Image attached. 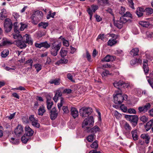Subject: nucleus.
Wrapping results in <instances>:
<instances>
[{
	"label": "nucleus",
	"mask_w": 153,
	"mask_h": 153,
	"mask_svg": "<svg viewBox=\"0 0 153 153\" xmlns=\"http://www.w3.org/2000/svg\"><path fill=\"white\" fill-rule=\"evenodd\" d=\"M120 108L121 110L124 112H126L127 110V107L124 106L123 104L121 105L120 106Z\"/></svg>",
	"instance_id": "4d7b16f0"
},
{
	"label": "nucleus",
	"mask_w": 153,
	"mask_h": 153,
	"mask_svg": "<svg viewBox=\"0 0 153 153\" xmlns=\"http://www.w3.org/2000/svg\"><path fill=\"white\" fill-rule=\"evenodd\" d=\"M127 97L126 95L122 96L121 91L119 90L114 96V102L116 104H120L123 102L124 100H127Z\"/></svg>",
	"instance_id": "f257e3e1"
},
{
	"label": "nucleus",
	"mask_w": 153,
	"mask_h": 153,
	"mask_svg": "<svg viewBox=\"0 0 153 153\" xmlns=\"http://www.w3.org/2000/svg\"><path fill=\"white\" fill-rule=\"evenodd\" d=\"M33 60L32 59H30L27 60L26 62L25 63L26 64H27L28 65L30 66V67L29 68H28V69H31L32 68L33 66Z\"/></svg>",
	"instance_id": "ea45409f"
},
{
	"label": "nucleus",
	"mask_w": 153,
	"mask_h": 153,
	"mask_svg": "<svg viewBox=\"0 0 153 153\" xmlns=\"http://www.w3.org/2000/svg\"><path fill=\"white\" fill-rule=\"evenodd\" d=\"M151 107L150 103H147L146 105L142 106H140L138 108L139 113H145Z\"/></svg>",
	"instance_id": "9d476101"
},
{
	"label": "nucleus",
	"mask_w": 153,
	"mask_h": 153,
	"mask_svg": "<svg viewBox=\"0 0 153 153\" xmlns=\"http://www.w3.org/2000/svg\"><path fill=\"white\" fill-rule=\"evenodd\" d=\"M38 25L39 27L41 28L45 29L46 27L48 26V24L47 22H41L39 23Z\"/></svg>",
	"instance_id": "58836bf2"
},
{
	"label": "nucleus",
	"mask_w": 153,
	"mask_h": 153,
	"mask_svg": "<svg viewBox=\"0 0 153 153\" xmlns=\"http://www.w3.org/2000/svg\"><path fill=\"white\" fill-rule=\"evenodd\" d=\"M61 45V43H60L57 44L56 42H54L52 43L50 50L51 55L53 56H56Z\"/></svg>",
	"instance_id": "f03ea898"
},
{
	"label": "nucleus",
	"mask_w": 153,
	"mask_h": 153,
	"mask_svg": "<svg viewBox=\"0 0 153 153\" xmlns=\"http://www.w3.org/2000/svg\"><path fill=\"white\" fill-rule=\"evenodd\" d=\"M131 133L133 139L134 140H136L138 139V135H137V130H132Z\"/></svg>",
	"instance_id": "c85d7f7f"
},
{
	"label": "nucleus",
	"mask_w": 153,
	"mask_h": 153,
	"mask_svg": "<svg viewBox=\"0 0 153 153\" xmlns=\"http://www.w3.org/2000/svg\"><path fill=\"white\" fill-rule=\"evenodd\" d=\"M1 11L0 13V19L3 20L7 16V11L5 9H3Z\"/></svg>",
	"instance_id": "4be33fe9"
},
{
	"label": "nucleus",
	"mask_w": 153,
	"mask_h": 153,
	"mask_svg": "<svg viewBox=\"0 0 153 153\" xmlns=\"http://www.w3.org/2000/svg\"><path fill=\"white\" fill-rule=\"evenodd\" d=\"M139 24L141 26L145 27H150L151 25L150 23L148 22L140 21L139 22Z\"/></svg>",
	"instance_id": "5701e85b"
},
{
	"label": "nucleus",
	"mask_w": 153,
	"mask_h": 153,
	"mask_svg": "<svg viewBox=\"0 0 153 153\" xmlns=\"http://www.w3.org/2000/svg\"><path fill=\"white\" fill-rule=\"evenodd\" d=\"M122 83H123V81H120L118 82H115L113 83V85L115 87L118 88L119 90H120V88H121Z\"/></svg>",
	"instance_id": "473e14b6"
},
{
	"label": "nucleus",
	"mask_w": 153,
	"mask_h": 153,
	"mask_svg": "<svg viewBox=\"0 0 153 153\" xmlns=\"http://www.w3.org/2000/svg\"><path fill=\"white\" fill-rule=\"evenodd\" d=\"M10 141L11 143L13 144H16L18 142V140L13 137L11 138Z\"/></svg>",
	"instance_id": "6e6d98bb"
},
{
	"label": "nucleus",
	"mask_w": 153,
	"mask_h": 153,
	"mask_svg": "<svg viewBox=\"0 0 153 153\" xmlns=\"http://www.w3.org/2000/svg\"><path fill=\"white\" fill-rule=\"evenodd\" d=\"M13 44L12 42L6 40L0 42V46H3L5 45H10Z\"/></svg>",
	"instance_id": "c756f323"
},
{
	"label": "nucleus",
	"mask_w": 153,
	"mask_h": 153,
	"mask_svg": "<svg viewBox=\"0 0 153 153\" xmlns=\"http://www.w3.org/2000/svg\"><path fill=\"white\" fill-rule=\"evenodd\" d=\"M16 43L17 46L21 49L25 48L27 46L25 42L22 40L17 41Z\"/></svg>",
	"instance_id": "6ab92c4d"
},
{
	"label": "nucleus",
	"mask_w": 153,
	"mask_h": 153,
	"mask_svg": "<svg viewBox=\"0 0 153 153\" xmlns=\"http://www.w3.org/2000/svg\"><path fill=\"white\" fill-rule=\"evenodd\" d=\"M50 117L51 120H54L58 114V112L55 107L52 108L50 111Z\"/></svg>",
	"instance_id": "ddd939ff"
},
{
	"label": "nucleus",
	"mask_w": 153,
	"mask_h": 153,
	"mask_svg": "<svg viewBox=\"0 0 153 153\" xmlns=\"http://www.w3.org/2000/svg\"><path fill=\"white\" fill-rule=\"evenodd\" d=\"M148 81L150 85L153 88V79H149L148 80Z\"/></svg>",
	"instance_id": "774afa93"
},
{
	"label": "nucleus",
	"mask_w": 153,
	"mask_h": 153,
	"mask_svg": "<svg viewBox=\"0 0 153 153\" xmlns=\"http://www.w3.org/2000/svg\"><path fill=\"white\" fill-rule=\"evenodd\" d=\"M153 126L152 121H149L147 123L145 126V129L147 131H148Z\"/></svg>",
	"instance_id": "4c0bfd02"
},
{
	"label": "nucleus",
	"mask_w": 153,
	"mask_h": 153,
	"mask_svg": "<svg viewBox=\"0 0 153 153\" xmlns=\"http://www.w3.org/2000/svg\"><path fill=\"white\" fill-rule=\"evenodd\" d=\"M147 62L148 60H146L143 61V68L144 71L145 72L146 74H147L149 71Z\"/></svg>",
	"instance_id": "b1692460"
},
{
	"label": "nucleus",
	"mask_w": 153,
	"mask_h": 153,
	"mask_svg": "<svg viewBox=\"0 0 153 153\" xmlns=\"http://www.w3.org/2000/svg\"><path fill=\"white\" fill-rule=\"evenodd\" d=\"M68 62V60L67 59L64 58L62 59L57 62L58 64H66Z\"/></svg>",
	"instance_id": "a18cd8bd"
},
{
	"label": "nucleus",
	"mask_w": 153,
	"mask_h": 153,
	"mask_svg": "<svg viewBox=\"0 0 153 153\" xmlns=\"http://www.w3.org/2000/svg\"><path fill=\"white\" fill-rule=\"evenodd\" d=\"M37 72H39L42 69V66L39 64H37L34 65Z\"/></svg>",
	"instance_id": "37998d69"
},
{
	"label": "nucleus",
	"mask_w": 153,
	"mask_h": 153,
	"mask_svg": "<svg viewBox=\"0 0 153 153\" xmlns=\"http://www.w3.org/2000/svg\"><path fill=\"white\" fill-rule=\"evenodd\" d=\"M100 128L99 127L97 126H95L93 128L90 129L89 128L87 130L88 132L94 134L96 133L97 131H99Z\"/></svg>",
	"instance_id": "412c9836"
},
{
	"label": "nucleus",
	"mask_w": 153,
	"mask_h": 153,
	"mask_svg": "<svg viewBox=\"0 0 153 153\" xmlns=\"http://www.w3.org/2000/svg\"><path fill=\"white\" fill-rule=\"evenodd\" d=\"M9 54V51L8 50L3 51L1 53V55L2 57H5Z\"/></svg>",
	"instance_id": "8fccbe9b"
},
{
	"label": "nucleus",
	"mask_w": 153,
	"mask_h": 153,
	"mask_svg": "<svg viewBox=\"0 0 153 153\" xmlns=\"http://www.w3.org/2000/svg\"><path fill=\"white\" fill-rule=\"evenodd\" d=\"M92 109L89 107H84L79 110L80 115L82 117H88L92 112Z\"/></svg>",
	"instance_id": "20e7f679"
},
{
	"label": "nucleus",
	"mask_w": 153,
	"mask_h": 153,
	"mask_svg": "<svg viewBox=\"0 0 153 153\" xmlns=\"http://www.w3.org/2000/svg\"><path fill=\"white\" fill-rule=\"evenodd\" d=\"M111 74L109 73V72L108 70H105V71L103 72L102 74V76H106L108 75H110Z\"/></svg>",
	"instance_id": "052dcab7"
},
{
	"label": "nucleus",
	"mask_w": 153,
	"mask_h": 153,
	"mask_svg": "<svg viewBox=\"0 0 153 153\" xmlns=\"http://www.w3.org/2000/svg\"><path fill=\"white\" fill-rule=\"evenodd\" d=\"M88 9H90L92 10V13H94L95 11L98 9V7L96 5H92L91 8H89Z\"/></svg>",
	"instance_id": "09e8293b"
},
{
	"label": "nucleus",
	"mask_w": 153,
	"mask_h": 153,
	"mask_svg": "<svg viewBox=\"0 0 153 153\" xmlns=\"http://www.w3.org/2000/svg\"><path fill=\"white\" fill-rule=\"evenodd\" d=\"M64 98L63 97L60 98V101L59 103L57 105H59L60 106H62L63 104H64Z\"/></svg>",
	"instance_id": "69168bd1"
},
{
	"label": "nucleus",
	"mask_w": 153,
	"mask_h": 153,
	"mask_svg": "<svg viewBox=\"0 0 153 153\" xmlns=\"http://www.w3.org/2000/svg\"><path fill=\"white\" fill-rule=\"evenodd\" d=\"M94 123L93 117L91 116L85 119L82 123V126L83 128L85 129L86 128L87 130L90 128L92 127Z\"/></svg>",
	"instance_id": "7ed1b4c3"
},
{
	"label": "nucleus",
	"mask_w": 153,
	"mask_h": 153,
	"mask_svg": "<svg viewBox=\"0 0 153 153\" xmlns=\"http://www.w3.org/2000/svg\"><path fill=\"white\" fill-rule=\"evenodd\" d=\"M25 134L30 137L34 133V131L28 126H26L25 128Z\"/></svg>",
	"instance_id": "2eb2a0df"
},
{
	"label": "nucleus",
	"mask_w": 153,
	"mask_h": 153,
	"mask_svg": "<svg viewBox=\"0 0 153 153\" xmlns=\"http://www.w3.org/2000/svg\"><path fill=\"white\" fill-rule=\"evenodd\" d=\"M67 78L70 80L72 82H74V81L73 79V76L70 73H68L67 75Z\"/></svg>",
	"instance_id": "bf43d9fd"
},
{
	"label": "nucleus",
	"mask_w": 153,
	"mask_h": 153,
	"mask_svg": "<svg viewBox=\"0 0 153 153\" xmlns=\"http://www.w3.org/2000/svg\"><path fill=\"white\" fill-rule=\"evenodd\" d=\"M23 132V128L21 125H18L14 130L15 134L18 136H19L22 135Z\"/></svg>",
	"instance_id": "9b49d317"
},
{
	"label": "nucleus",
	"mask_w": 153,
	"mask_h": 153,
	"mask_svg": "<svg viewBox=\"0 0 153 153\" xmlns=\"http://www.w3.org/2000/svg\"><path fill=\"white\" fill-rule=\"evenodd\" d=\"M96 137V136L94 134H92L89 135L87 137L86 139L88 142H91Z\"/></svg>",
	"instance_id": "72a5a7b5"
},
{
	"label": "nucleus",
	"mask_w": 153,
	"mask_h": 153,
	"mask_svg": "<svg viewBox=\"0 0 153 153\" xmlns=\"http://www.w3.org/2000/svg\"><path fill=\"white\" fill-rule=\"evenodd\" d=\"M13 38L15 39H17V41L22 40L23 37L20 34L17 33L13 35Z\"/></svg>",
	"instance_id": "e433bc0d"
},
{
	"label": "nucleus",
	"mask_w": 153,
	"mask_h": 153,
	"mask_svg": "<svg viewBox=\"0 0 153 153\" xmlns=\"http://www.w3.org/2000/svg\"><path fill=\"white\" fill-rule=\"evenodd\" d=\"M21 27L20 28V30L21 31H23L25 28L27 27V25L25 24H24L22 22L20 23Z\"/></svg>",
	"instance_id": "603ef678"
},
{
	"label": "nucleus",
	"mask_w": 153,
	"mask_h": 153,
	"mask_svg": "<svg viewBox=\"0 0 153 153\" xmlns=\"http://www.w3.org/2000/svg\"><path fill=\"white\" fill-rule=\"evenodd\" d=\"M24 40L26 43H28L30 45L33 44V40L30 35L26 34L24 36Z\"/></svg>",
	"instance_id": "4468645a"
},
{
	"label": "nucleus",
	"mask_w": 153,
	"mask_h": 153,
	"mask_svg": "<svg viewBox=\"0 0 153 153\" xmlns=\"http://www.w3.org/2000/svg\"><path fill=\"white\" fill-rule=\"evenodd\" d=\"M123 126L125 129L128 131H130L131 130V127L126 122H123Z\"/></svg>",
	"instance_id": "cd10ccee"
},
{
	"label": "nucleus",
	"mask_w": 153,
	"mask_h": 153,
	"mask_svg": "<svg viewBox=\"0 0 153 153\" xmlns=\"http://www.w3.org/2000/svg\"><path fill=\"white\" fill-rule=\"evenodd\" d=\"M62 93H63V88H60L55 91V94L53 99L54 101L56 102H57L59 97L62 96Z\"/></svg>",
	"instance_id": "1a4fd4ad"
},
{
	"label": "nucleus",
	"mask_w": 153,
	"mask_h": 153,
	"mask_svg": "<svg viewBox=\"0 0 153 153\" xmlns=\"http://www.w3.org/2000/svg\"><path fill=\"white\" fill-rule=\"evenodd\" d=\"M141 137L145 140V143L146 144H148L149 143L150 137L148 134H142Z\"/></svg>",
	"instance_id": "393cba45"
},
{
	"label": "nucleus",
	"mask_w": 153,
	"mask_h": 153,
	"mask_svg": "<svg viewBox=\"0 0 153 153\" xmlns=\"http://www.w3.org/2000/svg\"><path fill=\"white\" fill-rule=\"evenodd\" d=\"M43 13L41 11L39 10L35 11L32 16V18L33 20H36V18L38 20H40L42 19L43 16Z\"/></svg>",
	"instance_id": "6e6552de"
},
{
	"label": "nucleus",
	"mask_w": 153,
	"mask_h": 153,
	"mask_svg": "<svg viewBox=\"0 0 153 153\" xmlns=\"http://www.w3.org/2000/svg\"><path fill=\"white\" fill-rule=\"evenodd\" d=\"M126 11V9L125 8L123 7H121L120 10L119 11V13L123 16L125 13V12Z\"/></svg>",
	"instance_id": "13d9d810"
},
{
	"label": "nucleus",
	"mask_w": 153,
	"mask_h": 153,
	"mask_svg": "<svg viewBox=\"0 0 153 153\" xmlns=\"http://www.w3.org/2000/svg\"><path fill=\"white\" fill-rule=\"evenodd\" d=\"M60 79L56 78L54 79H51L49 81V83L51 84H54L55 85H58L60 83Z\"/></svg>",
	"instance_id": "a878e982"
},
{
	"label": "nucleus",
	"mask_w": 153,
	"mask_h": 153,
	"mask_svg": "<svg viewBox=\"0 0 153 153\" xmlns=\"http://www.w3.org/2000/svg\"><path fill=\"white\" fill-rule=\"evenodd\" d=\"M30 139V137L25 134L22 137L21 140L22 142L24 143H26Z\"/></svg>",
	"instance_id": "7c9ffc66"
},
{
	"label": "nucleus",
	"mask_w": 153,
	"mask_h": 153,
	"mask_svg": "<svg viewBox=\"0 0 153 153\" xmlns=\"http://www.w3.org/2000/svg\"><path fill=\"white\" fill-rule=\"evenodd\" d=\"M67 53V51L64 50L62 48H61L60 52V56L62 57H64L66 55Z\"/></svg>",
	"instance_id": "a19ab883"
},
{
	"label": "nucleus",
	"mask_w": 153,
	"mask_h": 153,
	"mask_svg": "<svg viewBox=\"0 0 153 153\" xmlns=\"http://www.w3.org/2000/svg\"><path fill=\"white\" fill-rule=\"evenodd\" d=\"M147 15L152 14L153 12V10L151 8H147L144 10Z\"/></svg>",
	"instance_id": "79ce46f5"
},
{
	"label": "nucleus",
	"mask_w": 153,
	"mask_h": 153,
	"mask_svg": "<svg viewBox=\"0 0 153 153\" xmlns=\"http://www.w3.org/2000/svg\"><path fill=\"white\" fill-rule=\"evenodd\" d=\"M133 0H128V3L129 6L132 9H134V3Z\"/></svg>",
	"instance_id": "de8ad7c7"
},
{
	"label": "nucleus",
	"mask_w": 153,
	"mask_h": 153,
	"mask_svg": "<svg viewBox=\"0 0 153 153\" xmlns=\"http://www.w3.org/2000/svg\"><path fill=\"white\" fill-rule=\"evenodd\" d=\"M125 117L127 120L131 122L134 127L137 124L138 119L137 115H126Z\"/></svg>",
	"instance_id": "39448f33"
},
{
	"label": "nucleus",
	"mask_w": 153,
	"mask_h": 153,
	"mask_svg": "<svg viewBox=\"0 0 153 153\" xmlns=\"http://www.w3.org/2000/svg\"><path fill=\"white\" fill-rule=\"evenodd\" d=\"M131 14L129 12L127 11L126 13H125L122 17H131Z\"/></svg>",
	"instance_id": "680f3d73"
},
{
	"label": "nucleus",
	"mask_w": 153,
	"mask_h": 153,
	"mask_svg": "<svg viewBox=\"0 0 153 153\" xmlns=\"http://www.w3.org/2000/svg\"><path fill=\"white\" fill-rule=\"evenodd\" d=\"M142 62V60L140 58L134 59L131 60L130 61V64L131 65H134L138 63H141Z\"/></svg>",
	"instance_id": "2f4dec72"
},
{
	"label": "nucleus",
	"mask_w": 153,
	"mask_h": 153,
	"mask_svg": "<svg viewBox=\"0 0 153 153\" xmlns=\"http://www.w3.org/2000/svg\"><path fill=\"white\" fill-rule=\"evenodd\" d=\"M62 109L64 113L67 114L69 112V111L67 106H63L62 107Z\"/></svg>",
	"instance_id": "0e129e2a"
},
{
	"label": "nucleus",
	"mask_w": 153,
	"mask_h": 153,
	"mask_svg": "<svg viewBox=\"0 0 153 153\" xmlns=\"http://www.w3.org/2000/svg\"><path fill=\"white\" fill-rule=\"evenodd\" d=\"M13 27V25L11 20L9 19H5L4 23V27L5 30L7 32H9L11 30Z\"/></svg>",
	"instance_id": "0eeeda50"
},
{
	"label": "nucleus",
	"mask_w": 153,
	"mask_h": 153,
	"mask_svg": "<svg viewBox=\"0 0 153 153\" xmlns=\"http://www.w3.org/2000/svg\"><path fill=\"white\" fill-rule=\"evenodd\" d=\"M128 112L130 114H135L136 113V111L133 108H130L128 110Z\"/></svg>",
	"instance_id": "338daca9"
},
{
	"label": "nucleus",
	"mask_w": 153,
	"mask_h": 153,
	"mask_svg": "<svg viewBox=\"0 0 153 153\" xmlns=\"http://www.w3.org/2000/svg\"><path fill=\"white\" fill-rule=\"evenodd\" d=\"M140 120L142 122L145 123L148 120V118L145 116H143L140 117Z\"/></svg>",
	"instance_id": "5fc2aeb1"
},
{
	"label": "nucleus",
	"mask_w": 153,
	"mask_h": 153,
	"mask_svg": "<svg viewBox=\"0 0 153 153\" xmlns=\"http://www.w3.org/2000/svg\"><path fill=\"white\" fill-rule=\"evenodd\" d=\"M42 47H44L47 49L50 48L51 46V45L48 44L47 42L42 43Z\"/></svg>",
	"instance_id": "864d4df0"
},
{
	"label": "nucleus",
	"mask_w": 153,
	"mask_h": 153,
	"mask_svg": "<svg viewBox=\"0 0 153 153\" xmlns=\"http://www.w3.org/2000/svg\"><path fill=\"white\" fill-rule=\"evenodd\" d=\"M139 51L138 48H135L132 49L130 51V53L133 56H136L138 54Z\"/></svg>",
	"instance_id": "bb28decb"
},
{
	"label": "nucleus",
	"mask_w": 153,
	"mask_h": 153,
	"mask_svg": "<svg viewBox=\"0 0 153 153\" xmlns=\"http://www.w3.org/2000/svg\"><path fill=\"white\" fill-rule=\"evenodd\" d=\"M144 12V8L139 7L137 8L136 11V13L139 17L142 16L143 15V12Z\"/></svg>",
	"instance_id": "a211bd4d"
},
{
	"label": "nucleus",
	"mask_w": 153,
	"mask_h": 153,
	"mask_svg": "<svg viewBox=\"0 0 153 153\" xmlns=\"http://www.w3.org/2000/svg\"><path fill=\"white\" fill-rule=\"evenodd\" d=\"M128 20L126 18L122 17L120 18L119 20L114 21V25L118 28L121 29L123 25L126 23Z\"/></svg>",
	"instance_id": "423d86ee"
},
{
	"label": "nucleus",
	"mask_w": 153,
	"mask_h": 153,
	"mask_svg": "<svg viewBox=\"0 0 153 153\" xmlns=\"http://www.w3.org/2000/svg\"><path fill=\"white\" fill-rule=\"evenodd\" d=\"M17 24L18 23L17 22L14 23L13 24L14 30L15 33H18L19 32V30L18 27L17 25Z\"/></svg>",
	"instance_id": "c03bdc74"
},
{
	"label": "nucleus",
	"mask_w": 153,
	"mask_h": 153,
	"mask_svg": "<svg viewBox=\"0 0 153 153\" xmlns=\"http://www.w3.org/2000/svg\"><path fill=\"white\" fill-rule=\"evenodd\" d=\"M105 38V37L104 34H100L98 36L97 39V40L98 41L99 39H101L102 40L104 41Z\"/></svg>",
	"instance_id": "3c124183"
},
{
	"label": "nucleus",
	"mask_w": 153,
	"mask_h": 153,
	"mask_svg": "<svg viewBox=\"0 0 153 153\" xmlns=\"http://www.w3.org/2000/svg\"><path fill=\"white\" fill-rule=\"evenodd\" d=\"M47 108L48 110L50 109L53 104V101H52L50 99H47Z\"/></svg>",
	"instance_id": "f704fd0d"
},
{
	"label": "nucleus",
	"mask_w": 153,
	"mask_h": 153,
	"mask_svg": "<svg viewBox=\"0 0 153 153\" xmlns=\"http://www.w3.org/2000/svg\"><path fill=\"white\" fill-rule=\"evenodd\" d=\"M72 90L70 89H64L63 88V93L70 94Z\"/></svg>",
	"instance_id": "e2e57ef3"
},
{
	"label": "nucleus",
	"mask_w": 153,
	"mask_h": 153,
	"mask_svg": "<svg viewBox=\"0 0 153 153\" xmlns=\"http://www.w3.org/2000/svg\"><path fill=\"white\" fill-rule=\"evenodd\" d=\"M46 110L45 107L43 105L40 106L38 110V114L39 115L42 116L45 113Z\"/></svg>",
	"instance_id": "aec40b11"
},
{
	"label": "nucleus",
	"mask_w": 153,
	"mask_h": 153,
	"mask_svg": "<svg viewBox=\"0 0 153 153\" xmlns=\"http://www.w3.org/2000/svg\"><path fill=\"white\" fill-rule=\"evenodd\" d=\"M115 59V56L107 55L104 58L101 60V61L102 62L113 61H114Z\"/></svg>",
	"instance_id": "dca6fc26"
},
{
	"label": "nucleus",
	"mask_w": 153,
	"mask_h": 153,
	"mask_svg": "<svg viewBox=\"0 0 153 153\" xmlns=\"http://www.w3.org/2000/svg\"><path fill=\"white\" fill-rule=\"evenodd\" d=\"M98 142L97 140L94 141L91 145V148L94 149H97L98 147Z\"/></svg>",
	"instance_id": "49530a36"
},
{
	"label": "nucleus",
	"mask_w": 153,
	"mask_h": 153,
	"mask_svg": "<svg viewBox=\"0 0 153 153\" xmlns=\"http://www.w3.org/2000/svg\"><path fill=\"white\" fill-rule=\"evenodd\" d=\"M29 120L33 126L37 128H39L40 127V124L38 120L34 118L33 115H31L30 116Z\"/></svg>",
	"instance_id": "f8f14e48"
},
{
	"label": "nucleus",
	"mask_w": 153,
	"mask_h": 153,
	"mask_svg": "<svg viewBox=\"0 0 153 153\" xmlns=\"http://www.w3.org/2000/svg\"><path fill=\"white\" fill-rule=\"evenodd\" d=\"M71 114L73 117L75 118L78 116V111L76 108L72 107L71 108Z\"/></svg>",
	"instance_id": "f3484780"
},
{
	"label": "nucleus",
	"mask_w": 153,
	"mask_h": 153,
	"mask_svg": "<svg viewBox=\"0 0 153 153\" xmlns=\"http://www.w3.org/2000/svg\"><path fill=\"white\" fill-rule=\"evenodd\" d=\"M117 43V41L115 39H111L108 41V45L112 46Z\"/></svg>",
	"instance_id": "c9c22d12"
}]
</instances>
